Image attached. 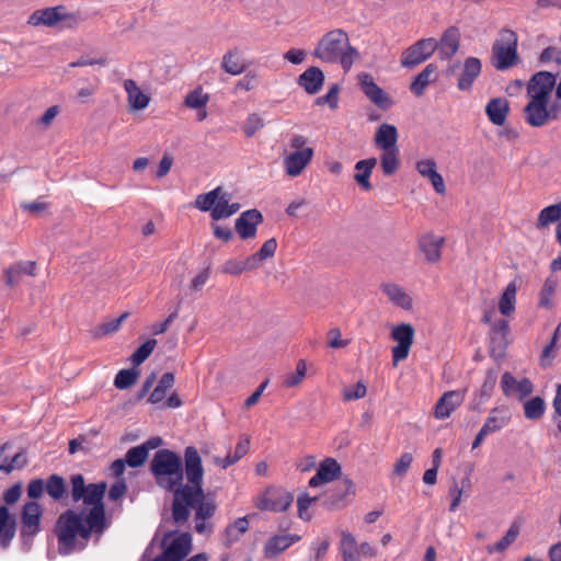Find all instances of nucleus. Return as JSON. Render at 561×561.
Wrapping results in <instances>:
<instances>
[{
    "label": "nucleus",
    "mask_w": 561,
    "mask_h": 561,
    "mask_svg": "<svg viewBox=\"0 0 561 561\" xmlns=\"http://www.w3.org/2000/svg\"><path fill=\"white\" fill-rule=\"evenodd\" d=\"M490 348L491 353L497 352L501 355L507 345V335L510 332L508 321L500 319L490 325Z\"/></svg>",
    "instance_id": "24"
},
{
    "label": "nucleus",
    "mask_w": 561,
    "mask_h": 561,
    "mask_svg": "<svg viewBox=\"0 0 561 561\" xmlns=\"http://www.w3.org/2000/svg\"><path fill=\"white\" fill-rule=\"evenodd\" d=\"M437 48L435 38H423L410 46L402 55L401 65L413 68L430 58Z\"/></svg>",
    "instance_id": "12"
},
{
    "label": "nucleus",
    "mask_w": 561,
    "mask_h": 561,
    "mask_svg": "<svg viewBox=\"0 0 561 561\" xmlns=\"http://www.w3.org/2000/svg\"><path fill=\"white\" fill-rule=\"evenodd\" d=\"M516 285L514 282L510 283L499 301V311L503 316H510L515 311V304H516Z\"/></svg>",
    "instance_id": "40"
},
{
    "label": "nucleus",
    "mask_w": 561,
    "mask_h": 561,
    "mask_svg": "<svg viewBox=\"0 0 561 561\" xmlns=\"http://www.w3.org/2000/svg\"><path fill=\"white\" fill-rule=\"evenodd\" d=\"M556 81V75L549 71H538L533 75L527 83L529 100L549 101Z\"/></svg>",
    "instance_id": "11"
},
{
    "label": "nucleus",
    "mask_w": 561,
    "mask_h": 561,
    "mask_svg": "<svg viewBox=\"0 0 561 561\" xmlns=\"http://www.w3.org/2000/svg\"><path fill=\"white\" fill-rule=\"evenodd\" d=\"M192 510L195 511V531L197 534H210L213 526L208 523V519L216 512L215 501L205 495L203 488H190L187 484L178 488L172 502L174 523L178 525L185 524L190 518Z\"/></svg>",
    "instance_id": "2"
},
{
    "label": "nucleus",
    "mask_w": 561,
    "mask_h": 561,
    "mask_svg": "<svg viewBox=\"0 0 561 561\" xmlns=\"http://www.w3.org/2000/svg\"><path fill=\"white\" fill-rule=\"evenodd\" d=\"M416 171L428 179L437 194H445L446 187L443 176L437 172L436 162L433 159H422L416 162Z\"/></svg>",
    "instance_id": "25"
},
{
    "label": "nucleus",
    "mask_w": 561,
    "mask_h": 561,
    "mask_svg": "<svg viewBox=\"0 0 561 561\" xmlns=\"http://www.w3.org/2000/svg\"><path fill=\"white\" fill-rule=\"evenodd\" d=\"M359 85L364 94L379 108L386 110L390 106L391 101L387 93L376 84L373 77L368 73L358 76Z\"/></svg>",
    "instance_id": "20"
},
{
    "label": "nucleus",
    "mask_w": 561,
    "mask_h": 561,
    "mask_svg": "<svg viewBox=\"0 0 561 561\" xmlns=\"http://www.w3.org/2000/svg\"><path fill=\"white\" fill-rule=\"evenodd\" d=\"M437 78V66L428 64L411 82L410 90L415 96H422L428 84L435 82Z\"/></svg>",
    "instance_id": "31"
},
{
    "label": "nucleus",
    "mask_w": 561,
    "mask_h": 561,
    "mask_svg": "<svg viewBox=\"0 0 561 561\" xmlns=\"http://www.w3.org/2000/svg\"><path fill=\"white\" fill-rule=\"evenodd\" d=\"M229 194L224 193L218 195V199L216 201L213 209L211 219L215 221L226 219L234 215L240 209L239 203H229Z\"/></svg>",
    "instance_id": "34"
},
{
    "label": "nucleus",
    "mask_w": 561,
    "mask_h": 561,
    "mask_svg": "<svg viewBox=\"0 0 561 561\" xmlns=\"http://www.w3.org/2000/svg\"><path fill=\"white\" fill-rule=\"evenodd\" d=\"M137 378L138 371L134 369H122L115 376L114 386L121 390L128 389L136 382Z\"/></svg>",
    "instance_id": "53"
},
{
    "label": "nucleus",
    "mask_w": 561,
    "mask_h": 561,
    "mask_svg": "<svg viewBox=\"0 0 561 561\" xmlns=\"http://www.w3.org/2000/svg\"><path fill=\"white\" fill-rule=\"evenodd\" d=\"M382 293L389 298V300L405 310L412 308V298L404 291V289L393 283L382 285Z\"/></svg>",
    "instance_id": "35"
},
{
    "label": "nucleus",
    "mask_w": 561,
    "mask_h": 561,
    "mask_svg": "<svg viewBox=\"0 0 561 561\" xmlns=\"http://www.w3.org/2000/svg\"><path fill=\"white\" fill-rule=\"evenodd\" d=\"M501 388L505 397L516 396L519 401H523L534 391V385L528 378L517 380L508 371H505L501 377Z\"/></svg>",
    "instance_id": "17"
},
{
    "label": "nucleus",
    "mask_w": 561,
    "mask_h": 561,
    "mask_svg": "<svg viewBox=\"0 0 561 561\" xmlns=\"http://www.w3.org/2000/svg\"><path fill=\"white\" fill-rule=\"evenodd\" d=\"M162 444V438L154 436L150 437L141 445L129 448L125 455L127 466L130 468H138L142 466L149 456V451L159 448Z\"/></svg>",
    "instance_id": "18"
},
{
    "label": "nucleus",
    "mask_w": 561,
    "mask_h": 561,
    "mask_svg": "<svg viewBox=\"0 0 561 561\" xmlns=\"http://www.w3.org/2000/svg\"><path fill=\"white\" fill-rule=\"evenodd\" d=\"M264 125L263 118L259 114L252 113L245 119L243 131L245 136L250 138L253 137L256 131L262 129Z\"/></svg>",
    "instance_id": "60"
},
{
    "label": "nucleus",
    "mask_w": 561,
    "mask_h": 561,
    "mask_svg": "<svg viewBox=\"0 0 561 561\" xmlns=\"http://www.w3.org/2000/svg\"><path fill=\"white\" fill-rule=\"evenodd\" d=\"M255 265L250 261V256L244 260H228L221 267V272L229 275H240L244 271L255 270Z\"/></svg>",
    "instance_id": "49"
},
{
    "label": "nucleus",
    "mask_w": 561,
    "mask_h": 561,
    "mask_svg": "<svg viewBox=\"0 0 561 561\" xmlns=\"http://www.w3.org/2000/svg\"><path fill=\"white\" fill-rule=\"evenodd\" d=\"M105 491V482L85 484L82 474L70 477V496L73 503L82 501L87 506L100 507L102 512H105L103 503Z\"/></svg>",
    "instance_id": "6"
},
{
    "label": "nucleus",
    "mask_w": 561,
    "mask_h": 561,
    "mask_svg": "<svg viewBox=\"0 0 561 561\" xmlns=\"http://www.w3.org/2000/svg\"><path fill=\"white\" fill-rule=\"evenodd\" d=\"M208 100V95L203 93L201 88H197L186 95L184 104L190 108L201 110L206 106Z\"/></svg>",
    "instance_id": "56"
},
{
    "label": "nucleus",
    "mask_w": 561,
    "mask_h": 561,
    "mask_svg": "<svg viewBox=\"0 0 561 561\" xmlns=\"http://www.w3.org/2000/svg\"><path fill=\"white\" fill-rule=\"evenodd\" d=\"M466 390H451L445 392L435 404V417L437 420L448 419L451 413L461 405L465 400Z\"/></svg>",
    "instance_id": "19"
},
{
    "label": "nucleus",
    "mask_w": 561,
    "mask_h": 561,
    "mask_svg": "<svg viewBox=\"0 0 561 561\" xmlns=\"http://www.w3.org/2000/svg\"><path fill=\"white\" fill-rule=\"evenodd\" d=\"M249 529V520L247 517H239L232 524H229L224 534V545L230 547L237 542L240 537Z\"/></svg>",
    "instance_id": "37"
},
{
    "label": "nucleus",
    "mask_w": 561,
    "mask_h": 561,
    "mask_svg": "<svg viewBox=\"0 0 561 561\" xmlns=\"http://www.w3.org/2000/svg\"><path fill=\"white\" fill-rule=\"evenodd\" d=\"M288 549V545L285 540V536L275 535L272 536L265 543L263 553L266 559H274L282 552Z\"/></svg>",
    "instance_id": "42"
},
{
    "label": "nucleus",
    "mask_w": 561,
    "mask_h": 561,
    "mask_svg": "<svg viewBox=\"0 0 561 561\" xmlns=\"http://www.w3.org/2000/svg\"><path fill=\"white\" fill-rule=\"evenodd\" d=\"M276 249L277 242L274 238H271L262 244L256 253L250 255V261H252L257 268L263 261L275 254Z\"/></svg>",
    "instance_id": "51"
},
{
    "label": "nucleus",
    "mask_w": 561,
    "mask_h": 561,
    "mask_svg": "<svg viewBox=\"0 0 561 561\" xmlns=\"http://www.w3.org/2000/svg\"><path fill=\"white\" fill-rule=\"evenodd\" d=\"M221 194V187L218 186L207 193L197 195L195 199V207L201 211H209L210 217L213 216V209L218 195Z\"/></svg>",
    "instance_id": "47"
},
{
    "label": "nucleus",
    "mask_w": 561,
    "mask_h": 561,
    "mask_svg": "<svg viewBox=\"0 0 561 561\" xmlns=\"http://www.w3.org/2000/svg\"><path fill=\"white\" fill-rule=\"evenodd\" d=\"M482 65L479 58L468 57L462 66V70L458 78L457 88L460 91H470L473 82L480 76Z\"/></svg>",
    "instance_id": "23"
},
{
    "label": "nucleus",
    "mask_w": 561,
    "mask_h": 561,
    "mask_svg": "<svg viewBox=\"0 0 561 561\" xmlns=\"http://www.w3.org/2000/svg\"><path fill=\"white\" fill-rule=\"evenodd\" d=\"M307 373V365L304 359H299L296 366V371L286 375L283 385L286 388H293L298 386L305 378Z\"/></svg>",
    "instance_id": "55"
},
{
    "label": "nucleus",
    "mask_w": 561,
    "mask_h": 561,
    "mask_svg": "<svg viewBox=\"0 0 561 561\" xmlns=\"http://www.w3.org/2000/svg\"><path fill=\"white\" fill-rule=\"evenodd\" d=\"M221 67L227 73L238 76L245 70L247 66L238 56L237 50H229L222 57Z\"/></svg>",
    "instance_id": "41"
},
{
    "label": "nucleus",
    "mask_w": 561,
    "mask_h": 561,
    "mask_svg": "<svg viewBox=\"0 0 561 561\" xmlns=\"http://www.w3.org/2000/svg\"><path fill=\"white\" fill-rule=\"evenodd\" d=\"M517 536L518 528L515 525L511 526L506 534L493 547L488 549L489 552H503L516 540Z\"/></svg>",
    "instance_id": "57"
},
{
    "label": "nucleus",
    "mask_w": 561,
    "mask_h": 561,
    "mask_svg": "<svg viewBox=\"0 0 561 561\" xmlns=\"http://www.w3.org/2000/svg\"><path fill=\"white\" fill-rule=\"evenodd\" d=\"M42 516L43 508L41 504L35 501H30L24 504L21 514V537L24 543L32 541L41 531Z\"/></svg>",
    "instance_id": "9"
},
{
    "label": "nucleus",
    "mask_w": 561,
    "mask_h": 561,
    "mask_svg": "<svg viewBox=\"0 0 561 561\" xmlns=\"http://www.w3.org/2000/svg\"><path fill=\"white\" fill-rule=\"evenodd\" d=\"M190 488H203L204 469L202 458L194 446H187L184 450V469Z\"/></svg>",
    "instance_id": "15"
},
{
    "label": "nucleus",
    "mask_w": 561,
    "mask_h": 561,
    "mask_svg": "<svg viewBox=\"0 0 561 561\" xmlns=\"http://www.w3.org/2000/svg\"><path fill=\"white\" fill-rule=\"evenodd\" d=\"M313 157V149L308 147L294 151L284 159L285 171L289 176H298Z\"/></svg>",
    "instance_id": "21"
},
{
    "label": "nucleus",
    "mask_w": 561,
    "mask_h": 561,
    "mask_svg": "<svg viewBox=\"0 0 561 561\" xmlns=\"http://www.w3.org/2000/svg\"><path fill=\"white\" fill-rule=\"evenodd\" d=\"M323 83L324 73L318 67H310L298 77V84L308 94H317L322 89Z\"/></svg>",
    "instance_id": "27"
},
{
    "label": "nucleus",
    "mask_w": 561,
    "mask_h": 561,
    "mask_svg": "<svg viewBox=\"0 0 561 561\" xmlns=\"http://www.w3.org/2000/svg\"><path fill=\"white\" fill-rule=\"evenodd\" d=\"M460 33L455 26L447 28L437 42L438 55L442 59L451 58L459 48Z\"/></svg>",
    "instance_id": "26"
},
{
    "label": "nucleus",
    "mask_w": 561,
    "mask_h": 561,
    "mask_svg": "<svg viewBox=\"0 0 561 561\" xmlns=\"http://www.w3.org/2000/svg\"><path fill=\"white\" fill-rule=\"evenodd\" d=\"M445 239L436 237L432 233L424 234L419 240V247L424 254L425 260L430 263H435L440 259V249Z\"/></svg>",
    "instance_id": "28"
},
{
    "label": "nucleus",
    "mask_w": 561,
    "mask_h": 561,
    "mask_svg": "<svg viewBox=\"0 0 561 561\" xmlns=\"http://www.w3.org/2000/svg\"><path fill=\"white\" fill-rule=\"evenodd\" d=\"M510 112V104L503 98L491 99L485 105V114L489 121L496 126H502L506 122Z\"/></svg>",
    "instance_id": "29"
},
{
    "label": "nucleus",
    "mask_w": 561,
    "mask_h": 561,
    "mask_svg": "<svg viewBox=\"0 0 561 561\" xmlns=\"http://www.w3.org/2000/svg\"><path fill=\"white\" fill-rule=\"evenodd\" d=\"M16 522L9 508L0 506V543L5 549L15 536Z\"/></svg>",
    "instance_id": "30"
},
{
    "label": "nucleus",
    "mask_w": 561,
    "mask_h": 561,
    "mask_svg": "<svg viewBox=\"0 0 561 561\" xmlns=\"http://www.w3.org/2000/svg\"><path fill=\"white\" fill-rule=\"evenodd\" d=\"M561 115V102L528 100L524 107V119L531 127H543L552 121H558Z\"/></svg>",
    "instance_id": "8"
},
{
    "label": "nucleus",
    "mask_w": 561,
    "mask_h": 561,
    "mask_svg": "<svg viewBox=\"0 0 561 561\" xmlns=\"http://www.w3.org/2000/svg\"><path fill=\"white\" fill-rule=\"evenodd\" d=\"M546 411L545 400L537 396L534 397L524 403V414L528 420H539Z\"/></svg>",
    "instance_id": "45"
},
{
    "label": "nucleus",
    "mask_w": 561,
    "mask_h": 561,
    "mask_svg": "<svg viewBox=\"0 0 561 561\" xmlns=\"http://www.w3.org/2000/svg\"><path fill=\"white\" fill-rule=\"evenodd\" d=\"M317 501L316 496H310L307 492L301 493L297 499L298 516L304 520H309L311 515L308 508Z\"/></svg>",
    "instance_id": "59"
},
{
    "label": "nucleus",
    "mask_w": 561,
    "mask_h": 561,
    "mask_svg": "<svg viewBox=\"0 0 561 561\" xmlns=\"http://www.w3.org/2000/svg\"><path fill=\"white\" fill-rule=\"evenodd\" d=\"M377 164L376 158H368L364 160H359L355 163V170L357 171L354 175V180L364 191H370L371 184L369 182V178L371 175L373 169Z\"/></svg>",
    "instance_id": "36"
},
{
    "label": "nucleus",
    "mask_w": 561,
    "mask_h": 561,
    "mask_svg": "<svg viewBox=\"0 0 561 561\" xmlns=\"http://www.w3.org/2000/svg\"><path fill=\"white\" fill-rule=\"evenodd\" d=\"M561 218V202L558 204L545 207L538 216L537 227L545 228L550 224L558 221Z\"/></svg>",
    "instance_id": "50"
},
{
    "label": "nucleus",
    "mask_w": 561,
    "mask_h": 561,
    "mask_svg": "<svg viewBox=\"0 0 561 561\" xmlns=\"http://www.w3.org/2000/svg\"><path fill=\"white\" fill-rule=\"evenodd\" d=\"M150 473L161 489L175 492L183 482L182 458L173 450L158 449L150 461Z\"/></svg>",
    "instance_id": "4"
},
{
    "label": "nucleus",
    "mask_w": 561,
    "mask_h": 561,
    "mask_svg": "<svg viewBox=\"0 0 561 561\" xmlns=\"http://www.w3.org/2000/svg\"><path fill=\"white\" fill-rule=\"evenodd\" d=\"M128 317V313L125 312L123 314H121L118 318L116 319H112L110 321H106L102 324H100L94 331H93V335L95 337H102V336H105V335H108L113 332H116L122 322Z\"/></svg>",
    "instance_id": "54"
},
{
    "label": "nucleus",
    "mask_w": 561,
    "mask_h": 561,
    "mask_svg": "<svg viewBox=\"0 0 561 561\" xmlns=\"http://www.w3.org/2000/svg\"><path fill=\"white\" fill-rule=\"evenodd\" d=\"M495 385H496V375L494 371L489 370L486 373L484 382L480 389L481 401H483V399L486 400L491 397V393H492Z\"/></svg>",
    "instance_id": "63"
},
{
    "label": "nucleus",
    "mask_w": 561,
    "mask_h": 561,
    "mask_svg": "<svg viewBox=\"0 0 561 561\" xmlns=\"http://www.w3.org/2000/svg\"><path fill=\"white\" fill-rule=\"evenodd\" d=\"M106 527L105 512L100 507H91L87 515L83 511H65L59 515L55 526L59 553L67 556L83 549L92 531L102 534Z\"/></svg>",
    "instance_id": "1"
},
{
    "label": "nucleus",
    "mask_w": 561,
    "mask_h": 561,
    "mask_svg": "<svg viewBox=\"0 0 561 561\" xmlns=\"http://www.w3.org/2000/svg\"><path fill=\"white\" fill-rule=\"evenodd\" d=\"M317 472L323 477L325 483H329L340 477L341 466L334 458H325L320 462Z\"/></svg>",
    "instance_id": "43"
},
{
    "label": "nucleus",
    "mask_w": 561,
    "mask_h": 561,
    "mask_svg": "<svg viewBox=\"0 0 561 561\" xmlns=\"http://www.w3.org/2000/svg\"><path fill=\"white\" fill-rule=\"evenodd\" d=\"M512 419L510 408L506 405H499L493 408L488 417L485 419L482 428L489 435L496 433L506 427Z\"/></svg>",
    "instance_id": "22"
},
{
    "label": "nucleus",
    "mask_w": 561,
    "mask_h": 561,
    "mask_svg": "<svg viewBox=\"0 0 561 561\" xmlns=\"http://www.w3.org/2000/svg\"><path fill=\"white\" fill-rule=\"evenodd\" d=\"M157 342L153 339L147 340L142 343L130 356V362L134 366L142 364L153 352Z\"/></svg>",
    "instance_id": "52"
},
{
    "label": "nucleus",
    "mask_w": 561,
    "mask_h": 561,
    "mask_svg": "<svg viewBox=\"0 0 561 561\" xmlns=\"http://www.w3.org/2000/svg\"><path fill=\"white\" fill-rule=\"evenodd\" d=\"M366 386L358 381L356 385L345 388L343 391V399L345 401L358 400L366 396Z\"/></svg>",
    "instance_id": "61"
},
{
    "label": "nucleus",
    "mask_w": 561,
    "mask_h": 561,
    "mask_svg": "<svg viewBox=\"0 0 561 561\" xmlns=\"http://www.w3.org/2000/svg\"><path fill=\"white\" fill-rule=\"evenodd\" d=\"M380 157V165L385 175L390 176L396 173L399 168V149L382 150Z\"/></svg>",
    "instance_id": "46"
},
{
    "label": "nucleus",
    "mask_w": 561,
    "mask_h": 561,
    "mask_svg": "<svg viewBox=\"0 0 561 561\" xmlns=\"http://www.w3.org/2000/svg\"><path fill=\"white\" fill-rule=\"evenodd\" d=\"M558 286V279L554 277H548L543 286L539 293V301L538 305L541 308L551 309L552 308V297L556 293Z\"/></svg>",
    "instance_id": "48"
},
{
    "label": "nucleus",
    "mask_w": 561,
    "mask_h": 561,
    "mask_svg": "<svg viewBox=\"0 0 561 561\" xmlns=\"http://www.w3.org/2000/svg\"><path fill=\"white\" fill-rule=\"evenodd\" d=\"M313 56L323 62H340L348 71L356 59L358 50L350 44L348 35L341 28L325 33L317 44Z\"/></svg>",
    "instance_id": "3"
},
{
    "label": "nucleus",
    "mask_w": 561,
    "mask_h": 561,
    "mask_svg": "<svg viewBox=\"0 0 561 561\" xmlns=\"http://www.w3.org/2000/svg\"><path fill=\"white\" fill-rule=\"evenodd\" d=\"M27 24L47 27H56L61 24L65 28H73L78 25V19L73 13H70L66 7L56 5L35 10L28 16Z\"/></svg>",
    "instance_id": "7"
},
{
    "label": "nucleus",
    "mask_w": 561,
    "mask_h": 561,
    "mask_svg": "<svg viewBox=\"0 0 561 561\" xmlns=\"http://www.w3.org/2000/svg\"><path fill=\"white\" fill-rule=\"evenodd\" d=\"M554 61L561 65V49L554 46L546 47L539 55V62L545 65Z\"/></svg>",
    "instance_id": "62"
},
{
    "label": "nucleus",
    "mask_w": 561,
    "mask_h": 561,
    "mask_svg": "<svg viewBox=\"0 0 561 561\" xmlns=\"http://www.w3.org/2000/svg\"><path fill=\"white\" fill-rule=\"evenodd\" d=\"M294 496L284 489H268L260 497L256 506L261 511L285 512L291 505Z\"/></svg>",
    "instance_id": "14"
},
{
    "label": "nucleus",
    "mask_w": 561,
    "mask_h": 561,
    "mask_svg": "<svg viewBox=\"0 0 561 561\" xmlns=\"http://www.w3.org/2000/svg\"><path fill=\"white\" fill-rule=\"evenodd\" d=\"M174 374L173 373H164L158 385L150 393L148 401L152 404H158L164 401L167 391L173 387L174 385Z\"/></svg>",
    "instance_id": "39"
},
{
    "label": "nucleus",
    "mask_w": 561,
    "mask_h": 561,
    "mask_svg": "<svg viewBox=\"0 0 561 561\" xmlns=\"http://www.w3.org/2000/svg\"><path fill=\"white\" fill-rule=\"evenodd\" d=\"M390 336L397 342L391 350L392 364L396 366L409 356L414 340V329L409 323H401L392 328Z\"/></svg>",
    "instance_id": "10"
},
{
    "label": "nucleus",
    "mask_w": 561,
    "mask_h": 561,
    "mask_svg": "<svg viewBox=\"0 0 561 561\" xmlns=\"http://www.w3.org/2000/svg\"><path fill=\"white\" fill-rule=\"evenodd\" d=\"M339 91L340 88L337 84H333L330 87L329 91L319 98L316 99L314 104L317 106H322L328 104L330 108L335 110L339 106Z\"/></svg>",
    "instance_id": "58"
},
{
    "label": "nucleus",
    "mask_w": 561,
    "mask_h": 561,
    "mask_svg": "<svg viewBox=\"0 0 561 561\" xmlns=\"http://www.w3.org/2000/svg\"><path fill=\"white\" fill-rule=\"evenodd\" d=\"M517 45V34L512 30H502L492 46V66L500 71L514 67L519 60Z\"/></svg>",
    "instance_id": "5"
},
{
    "label": "nucleus",
    "mask_w": 561,
    "mask_h": 561,
    "mask_svg": "<svg viewBox=\"0 0 561 561\" xmlns=\"http://www.w3.org/2000/svg\"><path fill=\"white\" fill-rule=\"evenodd\" d=\"M340 552L342 554L343 561H359L358 543L351 533H342Z\"/></svg>",
    "instance_id": "38"
},
{
    "label": "nucleus",
    "mask_w": 561,
    "mask_h": 561,
    "mask_svg": "<svg viewBox=\"0 0 561 561\" xmlns=\"http://www.w3.org/2000/svg\"><path fill=\"white\" fill-rule=\"evenodd\" d=\"M262 222L263 215L260 210L248 209L236 219L234 229L242 240H248L256 236L257 226Z\"/></svg>",
    "instance_id": "16"
},
{
    "label": "nucleus",
    "mask_w": 561,
    "mask_h": 561,
    "mask_svg": "<svg viewBox=\"0 0 561 561\" xmlns=\"http://www.w3.org/2000/svg\"><path fill=\"white\" fill-rule=\"evenodd\" d=\"M398 130L396 126L383 123L375 134V144L381 150L399 149L397 146Z\"/></svg>",
    "instance_id": "32"
},
{
    "label": "nucleus",
    "mask_w": 561,
    "mask_h": 561,
    "mask_svg": "<svg viewBox=\"0 0 561 561\" xmlns=\"http://www.w3.org/2000/svg\"><path fill=\"white\" fill-rule=\"evenodd\" d=\"M47 494L55 501H60L66 494V483L62 477L51 474L45 482Z\"/></svg>",
    "instance_id": "44"
},
{
    "label": "nucleus",
    "mask_w": 561,
    "mask_h": 561,
    "mask_svg": "<svg viewBox=\"0 0 561 561\" xmlns=\"http://www.w3.org/2000/svg\"><path fill=\"white\" fill-rule=\"evenodd\" d=\"M412 461H413V456L411 453L402 454L394 465L396 474H398L400 477L404 476L407 473L408 469L410 468Z\"/></svg>",
    "instance_id": "64"
},
{
    "label": "nucleus",
    "mask_w": 561,
    "mask_h": 561,
    "mask_svg": "<svg viewBox=\"0 0 561 561\" xmlns=\"http://www.w3.org/2000/svg\"><path fill=\"white\" fill-rule=\"evenodd\" d=\"M162 543V553L152 561H182L191 551L192 537L188 533H183L174 537L169 545H165V539Z\"/></svg>",
    "instance_id": "13"
},
{
    "label": "nucleus",
    "mask_w": 561,
    "mask_h": 561,
    "mask_svg": "<svg viewBox=\"0 0 561 561\" xmlns=\"http://www.w3.org/2000/svg\"><path fill=\"white\" fill-rule=\"evenodd\" d=\"M123 85L131 110L140 111L148 106L150 99L140 90L135 80L126 79Z\"/></svg>",
    "instance_id": "33"
}]
</instances>
